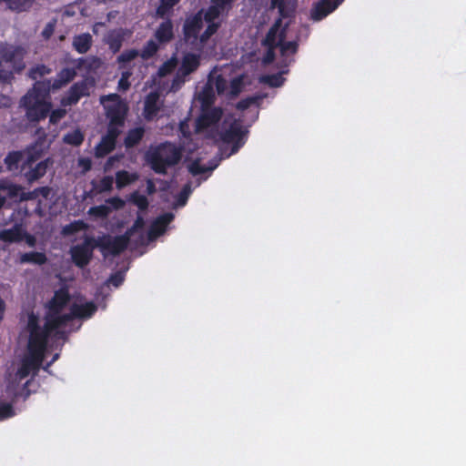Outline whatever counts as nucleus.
Returning a JSON list of instances; mask_svg holds the SVG:
<instances>
[{
	"mask_svg": "<svg viewBox=\"0 0 466 466\" xmlns=\"http://www.w3.org/2000/svg\"><path fill=\"white\" fill-rule=\"evenodd\" d=\"M113 183H114V179L112 177L105 176L99 181V191H101V192L110 191L112 189Z\"/></svg>",
	"mask_w": 466,
	"mask_h": 466,
	"instance_id": "e2e57ef3",
	"label": "nucleus"
},
{
	"mask_svg": "<svg viewBox=\"0 0 466 466\" xmlns=\"http://www.w3.org/2000/svg\"><path fill=\"white\" fill-rule=\"evenodd\" d=\"M223 109L219 106L201 108L196 119V131L201 132L216 126L222 118Z\"/></svg>",
	"mask_w": 466,
	"mask_h": 466,
	"instance_id": "9b49d317",
	"label": "nucleus"
},
{
	"mask_svg": "<svg viewBox=\"0 0 466 466\" xmlns=\"http://www.w3.org/2000/svg\"><path fill=\"white\" fill-rule=\"evenodd\" d=\"M178 129L183 137L189 138L191 137L190 127L186 120L179 123Z\"/></svg>",
	"mask_w": 466,
	"mask_h": 466,
	"instance_id": "774afa93",
	"label": "nucleus"
},
{
	"mask_svg": "<svg viewBox=\"0 0 466 466\" xmlns=\"http://www.w3.org/2000/svg\"><path fill=\"white\" fill-rule=\"evenodd\" d=\"M222 10H224V8L215 4L210 5L206 11L203 9V21H206L207 23L216 22Z\"/></svg>",
	"mask_w": 466,
	"mask_h": 466,
	"instance_id": "a19ab883",
	"label": "nucleus"
},
{
	"mask_svg": "<svg viewBox=\"0 0 466 466\" xmlns=\"http://www.w3.org/2000/svg\"><path fill=\"white\" fill-rule=\"evenodd\" d=\"M139 56V51L137 49H127L122 52L117 57H116V63L118 65L119 69H126L128 66V63L132 60L136 59Z\"/></svg>",
	"mask_w": 466,
	"mask_h": 466,
	"instance_id": "473e14b6",
	"label": "nucleus"
},
{
	"mask_svg": "<svg viewBox=\"0 0 466 466\" xmlns=\"http://www.w3.org/2000/svg\"><path fill=\"white\" fill-rule=\"evenodd\" d=\"M181 157V148L168 141L160 143L147 155L152 170L160 175H166L167 168L178 164Z\"/></svg>",
	"mask_w": 466,
	"mask_h": 466,
	"instance_id": "f03ea898",
	"label": "nucleus"
},
{
	"mask_svg": "<svg viewBox=\"0 0 466 466\" xmlns=\"http://www.w3.org/2000/svg\"><path fill=\"white\" fill-rule=\"evenodd\" d=\"M227 80L222 76H218L215 81L217 92L220 95L227 89Z\"/></svg>",
	"mask_w": 466,
	"mask_h": 466,
	"instance_id": "69168bd1",
	"label": "nucleus"
},
{
	"mask_svg": "<svg viewBox=\"0 0 466 466\" xmlns=\"http://www.w3.org/2000/svg\"><path fill=\"white\" fill-rule=\"evenodd\" d=\"M130 33L124 28H117L109 31L106 37L105 42L108 46L109 50L113 54H116L120 51L124 41Z\"/></svg>",
	"mask_w": 466,
	"mask_h": 466,
	"instance_id": "dca6fc26",
	"label": "nucleus"
},
{
	"mask_svg": "<svg viewBox=\"0 0 466 466\" xmlns=\"http://www.w3.org/2000/svg\"><path fill=\"white\" fill-rule=\"evenodd\" d=\"M41 147L42 144L35 142L34 145L26 147V157L21 165V173L29 185L42 178L46 174L49 167L54 163L51 157H47L35 164L43 155Z\"/></svg>",
	"mask_w": 466,
	"mask_h": 466,
	"instance_id": "7ed1b4c3",
	"label": "nucleus"
},
{
	"mask_svg": "<svg viewBox=\"0 0 466 466\" xmlns=\"http://www.w3.org/2000/svg\"><path fill=\"white\" fill-rule=\"evenodd\" d=\"M220 27V23L212 22L208 23L207 28L200 35V47H203L212 35H214Z\"/></svg>",
	"mask_w": 466,
	"mask_h": 466,
	"instance_id": "79ce46f5",
	"label": "nucleus"
},
{
	"mask_svg": "<svg viewBox=\"0 0 466 466\" xmlns=\"http://www.w3.org/2000/svg\"><path fill=\"white\" fill-rule=\"evenodd\" d=\"M129 242L130 238L126 233L116 237L104 236L96 239L97 248L103 251H108L113 256H117L125 251Z\"/></svg>",
	"mask_w": 466,
	"mask_h": 466,
	"instance_id": "9d476101",
	"label": "nucleus"
},
{
	"mask_svg": "<svg viewBox=\"0 0 466 466\" xmlns=\"http://www.w3.org/2000/svg\"><path fill=\"white\" fill-rule=\"evenodd\" d=\"M51 91L50 80L36 81L33 87L21 98L20 105L25 110V116L30 122H38L45 119L52 104L48 101Z\"/></svg>",
	"mask_w": 466,
	"mask_h": 466,
	"instance_id": "f257e3e1",
	"label": "nucleus"
},
{
	"mask_svg": "<svg viewBox=\"0 0 466 466\" xmlns=\"http://www.w3.org/2000/svg\"><path fill=\"white\" fill-rule=\"evenodd\" d=\"M15 73L10 68L9 65L0 59V83L11 84L15 78Z\"/></svg>",
	"mask_w": 466,
	"mask_h": 466,
	"instance_id": "ea45409f",
	"label": "nucleus"
},
{
	"mask_svg": "<svg viewBox=\"0 0 466 466\" xmlns=\"http://www.w3.org/2000/svg\"><path fill=\"white\" fill-rule=\"evenodd\" d=\"M144 226H145L144 218L141 216H137L136 220L134 221V224L132 225V227L127 228L125 233L129 238H131L137 230L143 228Z\"/></svg>",
	"mask_w": 466,
	"mask_h": 466,
	"instance_id": "4d7b16f0",
	"label": "nucleus"
},
{
	"mask_svg": "<svg viewBox=\"0 0 466 466\" xmlns=\"http://www.w3.org/2000/svg\"><path fill=\"white\" fill-rule=\"evenodd\" d=\"M49 335L44 329L29 333L28 353L45 358Z\"/></svg>",
	"mask_w": 466,
	"mask_h": 466,
	"instance_id": "f8f14e48",
	"label": "nucleus"
},
{
	"mask_svg": "<svg viewBox=\"0 0 466 466\" xmlns=\"http://www.w3.org/2000/svg\"><path fill=\"white\" fill-rule=\"evenodd\" d=\"M92 42V35L83 33L74 36L72 45L78 54H86L91 48Z\"/></svg>",
	"mask_w": 466,
	"mask_h": 466,
	"instance_id": "cd10ccee",
	"label": "nucleus"
},
{
	"mask_svg": "<svg viewBox=\"0 0 466 466\" xmlns=\"http://www.w3.org/2000/svg\"><path fill=\"white\" fill-rule=\"evenodd\" d=\"M215 167L216 166L208 167L204 165H201L199 160H195L188 166V170L193 176H198L207 172H211L215 169Z\"/></svg>",
	"mask_w": 466,
	"mask_h": 466,
	"instance_id": "de8ad7c7",
	"label": "nucleus"
},
{
	"mask_svg": "<svg viewBox=\"0 0 466 466\" xmlns=\"http://www.w3.org/2000/svg\"><path fill=\"white\" fill-rule=\"evenodd\" d=\"M94 85L95 82L92 78H85L74 83L68 89L66 96L62 97L61 105L63 106L76 105L82 97L90 95V88L93 87Z\"/></svg>",
	"mask_w": 466,
	"mask_h": 466,
	"instance_id": "6e6552de",
	"label": "nucleus"
},
{
	"mask_svg": "<svg viewBox=\"0 0 466 466\" xmlns=\"http://www.w3.org/2000/svg\"><path fill=\"white\" fill-rule=\"evenodd\" d=\"M77 72L76 68L75 67H65L62 68L57 74L55 80L51 83L50 86L53 90H58L62 87L68 85L71 81L75 79L76 76Z\"/></svg>",
	"mask_w": 466,
	"mask_h": 466,
	"instance_id": "4be33fe9",
	"label": "nucleus"
},
{
	"mask_svg": "<svg viewBox=\"0 0 466 466\" xmlns=\"http://www.w3.org/2000/svg\"><path fill=\"white\" fill-rule=\"evenodd\" d=\"M200 55L195 53H186L181 60V64L173 79V85L184 84L187 77L196 72L200 66Z\"/></svg>",
	"mask_w": 466,
	"mask_h": 466,
	"instance_id": "1a4fd4ad",
	"label": "nucleus"
},
{
	"mask_svg": "<svg viewBox=\"0 0 466 466\" xmlns=\"http://www.w3.org/2000/svg\"><path fill=\"white\" fill-rule=\"evenodd\" d=\"M35 0H1L5 3L8 9L20 13L28 10Z\"/></svg>",
	"mask_w": 466,
	"mask_h": 466,
	"instance_id": "e433bc0d",
	"label": "nucleus"
},
{
	"mask_svg": "<svg viewBox=\"0 0 466 466\" xmlns=\"http://www.w3.org/2000/svg\"><path fill=\"white\" fill-rule=\"evenodd\" d=\"M261 81L268 84L271 87H279L282 86L284 82V78L281 76L280 74H273V75H268L264 76L261 78Z\"/></svg>",
	"mask_w": 466,
	"mask_h": 466,
	"instance_id": "3c124183",
	"label": "nucleus"
},
{
	"mask_svg": "<svg viewBox=\"0 0 466 466\" xmlns=\"http://www.w3.org/2000/svg\"><path fill=\"white\" fill-rule=\"evenodd\" d=\"M70 300V295L66 288L55 291L51 300L48 302L50 313L59 314Z\"/></svg>",
	"mask_w": 466,
	"mask_h": 466,
	"instance_id": "a211bd4d",
	"label": "nucleus"
},
{
	"mask_svg": "<svg viewBox=\"0 0 466 466\" xmlns=\"http://www.w3.org/2000/svg\"><path fill=\"white\" fill-rule=\"evenodd\" d=\"M137 179V175L130 174L128 171L120 170L116 173V184L118 189L125 187Z\"/></svg>",
	"mask_w": 466,
	"mask_h": 466,
	"instance_id": "4c0bfd02",
	"label": "nucleus"
},
{
	"mask_svg": "<svg viewBox=\"0 0 466 466\" xmlns=\"http://www.w3.org/2000/svg\"><path fill=\"white\" fill-rule=\"evenodd\" d=\"M116 143L103 136L95 147V156L97 158L104 157L116 148Z\"/></svg>",
	"mask_w": 466,
	"mask_h": 466,
	"instance_id": "2f4dec72",
	"label": "nucleus"
},
{
	"mask_svg": "<svg viewBox=\"0 0 466 466\" xmlns=\"http://www.w3.org/2000/svg\"><path fill=\"white\" fill-rule=\"evenodd\" d=\"M159 44H167L174 38V25L169 17L159 24L154 34Z\"/></svg>",
	"mask_w": 466,
	"mask_h": 466,
	"instance_id": "412c9836",
	"label": "nucleus"
},
{
	"mask_svg": "<svg viewBox=\"0 0 466 466\" xmlns=\"http://www.w3.org/2000/svg\"><path fill=\"white\" fill-rule=\"evenodd\" d=\"M56 25V19H52L50 22H48L46 25V26L44 27V29L41 33V35L45 40L50 39V37L53 35V34L55 32Z\"/></svg>",
	"mask_w": 466,
	"mask_h": 466,
	"instance_id": "13d9d810",
	"label": "nucleus"
},
{
	"mask_svg": "<svg viewBox=\"0 0 466 466\" xmlns=\"http://www.w3.org/2000/svg\"><path fill=\"white\" fill-rule=\"evenodd\" d=\"M159 46L158 44L155 40H148L139 51V56L144 60H148L152 58L158 51Z\"/></svg>",
	"mask_w": 466,
	"mask_h": 466,
	"instance_id": "58836bf2",
	"label": "nucleus"
},
{
	"mask_svg": "<svg viewBox=\"0 0 466 466\" xmlns=\"http://www.w3.org/2000/svg\"><path fill=\"white\" fill-rule=\"evenodd\" d=\"M84 133L79 128L68 132L63 137V142L73 147L81 146L84 142Z\"/></svg>",
	"mask_w": 466,
	"mask_h": 466,
	"instance_id": "72a5a7b5",
	"label": "nucleus"
},
{
	"mask_svg": "<svg viewBox=\"0 0 466 466\" xmlns=\"http://www.w3.org/2000/svg\"><path fill=\"white\" fill-rule=\"evenodd\" d=\"M26 157L25 150H13L8 152L4 159L6 170L9 172H21V165Z\"/></svg>",
	"mask_w": 466,
	"mask_h": 466,
	"instance_id": "aec40b11",
	"label": "nucleus"
},
{
	"mask_svg": "<svg viewBox=\"0 0 466 466\" xmlns=\"http://www.w3.org/2000/svg\"><path fill=\"white\" fill-rule=\"evenodd\" d=\"M96 248V239L93 237H86L81 244L72 246L69 254L73 263L79 268H86L92 260Z\"/></svg>",
	"mask_w": 466,
	"mask_h": 466,
	"instance_id": "423d86ee",
	"label": "nucleus"
},
{
	"mask_svg": "<svg viewBox=\"0 0 466 466\" xmlns=\"http://www.w3.org/2000/svg\"><path fill=\"white\" fill-rule=\"evenodd\" d=\"M49 122L51 124H56L60 121L66 114V111L62 108H57L53 111L50 110Z\"/></svg>",
	"mask_w": 466,
	"mask_h": 466,
	"instance_id": "680f3d73",
	"label": "nucleus"
},
{
	"mask_svg": "<svg viewBox=\"0 0 466 466\" xmlns=\"http://www.w3.org/2000/svg\"><path fill=\"white\" fill-rule=\"evenodd\" d=\"M281 26H282V18L278 17V19H276L274 24L271 25V27L268 31V33L265 36V39L263 40L264 46H278L279 45V40L277 41V37H279V34L280 30L282 29Z\"/></svg>",
	"mask_w": 466,
	"mask_h": 466,
	"instance_id": "c756f323",
	"label": "nucleus"
},
{
	"mask_svg": "<svg viewBox=\"0 0 466 466\" xmlns=\"http://www.w3.org/2000/svg\"><path fill=\"white\" fill-rule=\"evenodd\" d=\"M15 412L12 403L5 402L0 400V420H4L15 416Z\"/></svg>",
	"mask_w": 466,
	"mask_h": 466,
	"instance_id": "8fccbe9b",
	"label": "nucleus"
},
{
	"mask_svg": "<svg viewBox=\"0 0 466 466\" xmlns=\"http://www.w3.org/2000/svg\"><path fill=\"white\" fill-rule=\"evenodd\" d=\"M191 192H192V189H191L190 183H187L186 185H184L180 193L178 194L177 204L180 206H184L186 204L189 195L191 194Z\"/></svg>",
	"mask_w": 466,
	"mask_h": 466,
	"instance_id": "5fc2aeb1",
	"label": "nucleus"
},
{
	"mask_svg": "<svg viewBox=\"0 0 466 466\" xmlns=\"http://www.w3.org/2000/svg\"><path fill=\"white\" fill-rule=\"evenodd\" d=\"M25 49L20 46L0 44V59L9 65L15 74L21 73L25 67Z\"/></svg>",
	"mask_w": 466,
	"mask_h": 466,
	"instance_id": "0eeeda50",
	"label": "nucleus"
},
{
	"mask_svg": "<svg viewBox=\"0 0 466 466\" xmlns=\"http://www.w3.org/2000/svg\"><path fill=\"white\" fill-rule=\"evenodd\" d=\"M257 99L258 98L255 96H248V97L243 98L237 103L236 107H237V109L241 110V111L246 110L251 105L255 104L257 102Z\"/></svg>",
	"mask_w": 466,
	"mask_h": 466,
	"instance_id": "0e129e2a",
	"label": "nucleus"
},
{
	"mask_svg": "<svg viewBox=\"0 0 466 466\" xmlns=\"http://www.w3.org/2000/svg\"><path fill=\"white\" fill-rule=\"evenodd\" d=\"M270 8H278L279 16L282 19L291 18L294 15L295 7L289 5L288 0H270Z\"/></svg>",
	"mask_w": 466,
	"mask_h": 466,
	"instance_id": "7c9ffc66",
	"label": "nucleus"
},
{
	"mask_svg": "<svg viewBox=\"0 0 466 466\" xmlns=\"http://www.w3.org/2000/svg\"><path fill=\"white\" fill-rule=\"evenodd\" d=\"M36 191L38 192V197L47 200L51 198V195L53 193L52 187L48 186L36 187Z\"/></svg>",
	"mask_w": 466,
	"mask_h": 466,
	"instance_id": "338daca9",
	"label": "nucleus"
},
{
	"mask_svg": "<svg viewBox=\"0 0 466 466\" xmlns=\"http://www.w3.org/2000/svg\"><path fill=\"white\" fill-rule=\"evenodd\" d=\"M203 8L187 15L182 25L183 41L191 47H200V31L203 28Z\"/></svg>",
	"mask_w": 466,
	"mask_h": 466,
	"instance_id": "20e7f679",
	"label": "nucleus"
},
{
	"mask_svg": "<svg viewBox=\"0 0 466 466\" xmlns=\"http://www.w3.org/2000/svg\"><path fill=\"white\" fill-rule=\"evenodd\" d=\"M70 320H72V316L70 315L50 313L46 319L43 329L50 336L53 331L57 330L62 326H65Z\"/></svg>",
	"mask_w": 466,
	"mask_h": 466,
	"instance_id": "393cba45",
	"label": "nucleus"
},
{
	"mask_svg": "<svg viewBox=\"0 0 466 466\" xmlns=\"http://www.w3.org/2000/svg\"><path fill=\"white\" fill-rule=\"evenodd\" d=\"M159 94L156 91L150 92L145 99L144 114L147 119L155 117L160 110L158 106Z\"/></svg>",
	"mask_w": 466,
	"mask_h": 466,
	"instance_id": "a878e982",
	"label": "nucleus"
},
{
	"mask_svg": "<svg viewBox=\"0 0 466 466\" xmlns=\"http://www.w3.org/2000/svg\"><path fill=\"white\" fill-rule=\"evenodd\" d=\"M174 219V215L172 213H165L163 215L158 216L150 225L147 238L148 240H154L157 237L163 235L166 232V229L168 224Z\"/></svg>",
	"mask_w": 466,
	"mask_h": 466,
	"instance_id": "2eb2a0df",
	"label": "nucleus"
},
{
	"mask_svg": "<svg viewBox=\"0 0 466 466\" xmlns=\"http://www.w3.org/2000/svg\"><path fill=\"white\" fill-rule=\"evenodd\" d=\"M127 114V107L120 101L106 107V116L111 124L125 125Z\"/></svg>",
	"mask_w": 466,
	"mask_h": 466,
	"instance_id": "f3484780",
	"label": "nucleus"
},
{
	"mask_svg": "<svg viewBox=\"0 0 466 466\" xmlns=\"http://www.w3.org/2000/svg\"><path fill=\"white\" fill-rule=\"evenodd\" d=\"M86 227V226L84 221L76 220V221H73V222L64 226L62 228V234L64 236H71L78 231L85 229Z\"/></svg>",
	"mask_w": 466,
	"mask_h": 466,
	"instance_id": "c03bdc74",
	"label": "nucleus"
},
{
	"mask_svg": "<svg viewBox=\"0 0 466 466\" xmlns=\"http://www.w3.org/2000/svg\"><path fill=\"white\" fill-rule=\"evenodd\" d=\"M179 2L180 0H159V5L156 10L157 16L160 18L168 17L173 7Z\"/></svg>",
	"mask_w": 466,
	"mask_h": 466,
	"instance_id": "c9c22d12",
	"label": "nucleus"
},
{
	"mask_svg": "<svg viewBox=\"0 0 466 466\" xmlns=\"http://www.w3.org/2000/svg\"><path fill=\"white\" fill-rule=\"evenodd\" d=\"M344 0H320L314 5L310 11V18L313 21H320L336 10Z\"/></svg>",
	"mask_w": 466,
	"mask_h": 466,
	"instance_id": "ddd939ff",
	"label": "nucleus"
},
{
	"mask_svg": "<svg viewBox=\"0 0 466 466\" xmlns=\"http://www.w3.org/2000/svg\"><path fill=\"white\" fill-rule=\"evenodd\" d=\"M27 329H28L29 333L39 331V330L43 329V328H41L39 325L38 317L35 316L34 313H31L28 316Z\"/></svg>",
	"mask_w": 466,
	"mask_h": 466,
	"instance_id": "6e6d98bb",
	"label": "nucleus"
},
{
	"mask_svg": "<svg viewBox=\"0 0 466 466\" xmlns=\"http://www.w3.org/2000/svg\"><path fill=\"white\" fill-rule=\"evenodd\" d=\"M124 279H125L124 273L121 271H116V272L111 274L107 282L110 285H112L116 288H118L124 282Z\"/></svg>",
	"mask_w": 466,
	"mask_h": 466,
	"instance_id": "bf43d9fd",
	"label": "nucleus"
},
{
	"mask_svg": "<svg viewBox=\"0 0 466 466\" xmlns=\"http://www.w3.org/2000/svg\"><path fill=\"white\" fill-rule=\"evenodd\" d=\"M21 261L23 263H33L35 265H44L47 261V258L45 253L43 252H37V251H31L24 253L21 256Z\"/></svg>",
	"mask_w": 466,
	"mask_h": 466,
	"instance_id": "f704fd0d",
	"label": "nucleus"
},
{
	"mask_svg": "<svg viewBox=\"0 0 466 466\" xmlns=\"http://www.w3.org/2000/svg\"><path fill=\"white\" fill-rule=\"evenodd\" d=\"M96 310L97 307L93 301H88L84 304L74 303L70 308V313H67V315L72 316V319L75 318L88 319L92 317Z\"/></svg>",
	"mask_w": 466,
	"mask_h": 466,
	"instance_id": "b1692460",
	"label": "nucleus"
},
{
	"mask_svg": "<svg viewBox=\"0 0 466 466\" xmlns=\"http://www.w3.org/2000/svg\"><path fill=\"white\" fill-rule=\"evenodd\" d=\"M145 132L146 131L143 127L129 129L124 139V146L126 148H133L137 146L142 141Z\"/></svg>",
	"mask_w": 466,
	"mask_h": 466,
	"instance_id": "c85d7f7f",
	"label": "nucleus"
},
{
	"mask_svg": "<svg viewBox=\"0 0 466 466\" xmlns=\"http://www.w3.org/2000/svg\"><path fill=\"white\" fill-rule=\"evenodd\" d=\"M243 87V76H239L234 77L229 84V93L232 96H237L241 92Z\"/></svg>",
	"mask_w": 466,
	"mask_h": 466,
	"instance_id": "864d4df0",
	"label": "nucleus"
},
{
	"mask_svg": "<svg viewBox=\"0 0 466 466\" xmlns=\"http://www.w3.org/2000/svg\"><path fill=\"white\" fill-rule=\"evenodd\" d=\"M38 198L39 197H38V192L36 191V188H35L31 191H27V192H25L23 190L22 194L20 196V199H16V203L19 204V203L29 201V200H35Z\"/></svg>",
	"mask_w": 466,
	"mask_h": 466,
	"instance_id": "052dcab7",
	"label": "nucleus"
},
{
	"mask_svg": "<svg viewBox=\"0 0 466 466\" xmlns=\"http://www.w3.org/2000/svg\"><path fill=\"white\" fill-rule=\"evenodd\" d=\"M43 360L44 357L28 353V356L23 359L17 370L19 379H25L32 371L36 373L42 367Z\"/></svg>",
	"mask_w": 466,
	"mask_h": 466,
	"instance_id": "4468645a",
	"label": "nucleus"
},
{
	"mask_svg": "<svg viewBox=\"0 0 466 466\" xmlns=\"http://www.w3.org/2000/svg\"><path fill=\"white\" fill-rule=\"evenodd\" d=\"M129 200L136 205L139 210L145 211L148 208V200L146 196L135 191L130 195Z\"/></svg>",
	"mask_w": 466,
	"mask_h": 466,
	"instance_id": "a18cd8bd",
	"label": "nucleus"
},
{
	"mask_svg": "<svg viewBox=\"0 0 466 466\" xmlns=\"http://www.w3.org/2000/svg\"><path fill=\"white\" fill-rule=\"evenodd\" d=\"M123 127H124V125H116V124L108 123L106 133L104 136L106 137L107 138L111 139L115 143H116L117 137L121 134L120 128Z\"/></svg>",
	"mask_w": 466,
	"mask_h": 466,
	"instance_id": "603ef678",
	"label": "nucleus"
},
{
	"mask_svg": "<svg viewBox=\"0 0 466 466\" xmlns=\"http://www.w3.org/2000/svg\"><path fill=\"white\" fill-rule=\"evenodd\" d=\"M201 102V108L213 107L212 105L215 101V96L212 89H204L199 96Z\"/></svg>",
	"mask_w": 466,
	"mask_h": 466,
	"instance_id": "09e8293b",
	"label": "nucleus"
},
{
	"mask_svg": "<svg viewBox=\"0 0 466 466\" xmlns=\"http://www.w3.org/2000/svg\"><path fill=\"white\" fill-rule=\"evenodd\" d=\"M288 24L282 27L279 34V47L280 50V54L282 56H287L289 53L294 55L298 52L299 49V44L297 41H285L286 35H287V27Z\"/></svg>",
	"mask_w": 466,
	"mask_h": 466,
	"instance_id": "bb28decb",
	"label": "nucleus"
},
{
	"mask_svg": "<svg viewBox=\"0 0 466 466\" xmlns=\"http://www.w3.org/2000/svg\"><path fill=\"white\" fill-rule=\"evenodd\" d=\"M248 131L242 126L240 119H234L228 127L219 133L222 142L231 144V154H236L246 143Z\"/></svg>",
	"mask_w": 466,
	"mask_h": 466,
	"instance_id": "39448f33",
	"label": "nucleus"
},
{
	"mask_svg": "<svg viewBox=\"0 0 466 466\" xmlns=\"http://www.w3.org/2000/svg\"><path fill=\"white\" fill-rule=\"evenodd\" d=\"M24 187L20 184L13 182L10 178L5 177L0 179V191L5 192L6 199H11L16 203V199H20V196Z\"/></svg>",
	"mask_w": 466,
	"mask_h": 466,
	"instance_id": "5701e85b",
	"label": "nucleus"
},
{
	"mask_svg": "<svg viewBox=\"0 0 466 466\" xmlns=\"http://www.w3.org/2000/svg\"><path fill=\"white\" fill-rule=\"evenodd\" d=\"M51 73V68L44 64H38L29 69L28 76L37 81V78L43 77Z\"/></svg>",
	"mask_w": 466,
	"mask_h": 466,
	"instance_id": "37998d69",
	"label": "nucleus"
},
{
	"mask_svg": "<svg viewBox=\"0 0 466 466\" xmlns=\"http://www.w3.org/2000/svg\"><path fill=\"white\" fill-rule=\"evenodd\" d=\"M26 235L21 224H15L11 228L0 230V240L5 243L21 242Z\"/></svg>",
	"mask_w": 466,
	"mask_h": 466,
	"instance_id": "6ab92c4d",
	"label": "nucleus"
},
{
	"mask_svg": "<svg viewBox=\"0 0 466 466\" xmlns=\"http://www.w3.org/2000/svg\"><path fill=\"white\" fill-rule=\"evenodd\" d=\"M177 66V59L176 56H172L160 66L158 69V75L160 76H166L167 75L171 74L175 70Z\"/></svg>",
	"mask_w": 466,
	"mask_h": 466,
	"instance_id": "49530a36",
	"label": "nucleus"
}]
</instances>
